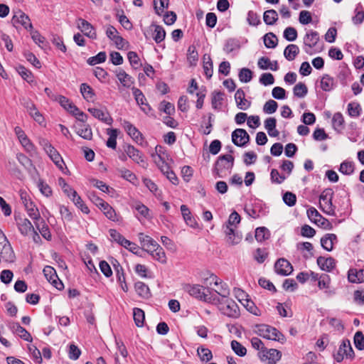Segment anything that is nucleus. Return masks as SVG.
I'll use <instances>...</instances> for the list:
<instances>
[{"label":"nucleus","instance_id":"nucleus-57","mask_svg":"<svg viewBox=\"0 0 364 364\" xmlns=\"http://www.w3.org/2000/svg\"><path fill=\"white\" fill-rule=\"evenodd\" d=\"M151 256L154 259L159 261L161 264L166 263L167 259L166 253L161 246L160 247L157 248L154 253H152Z\"/></svg>","mask_w":364,"mask_h":364},{"label":"nucleus","instance_id":"nucleus-64","mask_svg":"<svg viewBox=\"0 0 364 364\" xmlns=\"http://www.w3.org/2000/svg\"><path fill=\"white\" fill-rule=\"evenodd\" d=\"M284 38L289 41H294L297 38V31L293 27H287L284 31Z\"/></svg>","mask_w":364,"mask_h":364},{"label":"nucleus","instance_id":"nucleus-23","mask_svg":"<svg viewBox=\"0 0 364 364\" xmlns=\"http://www.w3.org/2000/svg\"><path fill=\"white\" fill-rule=\"evenodd\" d=\"M235 99L239 109L245 110L250 107L251 102L245 99V92L242 89H238L236 91Z\"/></svg>","mask_w":364,"mask_h":364},{"label":"nucleus","instance_id":"nucleus-34","mask_svg":"<svg viewBox=\"0 0 364 364\" xmlns=\"http://www.w3.org/2000/svg\"><path fill=\"white\" fill-rule=\"evenodd\" d=\"M333 77L328 75H324L321 79V88L325 92H330L334 87Z\"/></svg>","mask_w":364,"mask_h":364},{"label":"nucleus","instance_id":"nucleus-35","mask_svg":"<svg viewBox=\"0 0 364 364\" xmlns=\"http://www.w3.org/2000/svg\"><path fill=\"white\" fill-rule=\"evenodd\" d=\"M70 198L72 199L75 205L77 206L79 208H80L82 213L86 214L89 213L90 210L88 207L84 204L82 198L77 195L75 191H71V195Z\"/></svg>","mask_w":364,"mask_h":364},{"label":"nucleus","instance_id":"nucleus-47","mask_svg":"<svg viewBox=\"0 0 364 364\" xmlns=\"http://www.w3.org/2000/svg\"><path fill=\"white\" fill-rule=\"evenodd\" d=\"M294 96L297 97H304L308 92V88L304 82L297 83L293 88Z\"/></svg>","mask_w":364,"mask_h":364},{"label":"nucleus","instance_id":"nucleus-46","mask_svg":"<svg viewBox=\"0 0 364 364\" xmlns=\"http://www.w3.org/2000/svg\"><path fill=\"white\" fill-rule=\"evenodd\" d=\"M307 215L309 218L314 221L315 223H319L321 220H323L325 223H328V220L323 218L314 208H310L307 210Z\"/></svg>","mask_w":364,"mask_h":364},{"label":"nucleus","instance_id":"nucleus-12","mask_svg":"<svg viewBox=\"0 0 364 364\" xmlns=\"http://www.w3.org/2000/svg\"><path fill=\"white\" fill-rule=\"evenodd\" d=\"M275 272L280 275L287 276L293 271L291 264L284 258H279L274 264Z\"/></svg>","mask_w":364,"mask_h":364},{"label":"nucleus","instance_id":"nucleus-50","mask_svg":"<svg viewBox=\"0 0 364 364\" xmlns=\"http://www.w3.org/2000/svg\"><path fill=\"white\" fill-rule=\"evenodd\" d=\"M166 37V31L161 26H155L154 40L156 43H159L164 40Z\"/></svg>","mask_w":364,"mask_h":364},{"label":"nucleus","instance_id":"nucleus-56","mask_svg":"<svg viewBox=\"0 0 364 364\" xmlns=\"http://www.w3.org/2000/svg\"><path fill=\"white\" fill-rule=\"evenodd\" d=\"M127 58L131 64V65L135 68L137 69L139 68L141 64L140 63V59L136 52L134 51H129L127 53Z\"/></svg>","mask_w":364,"mask_h":364},{"label":"nucleus","instance_id":"nucleus-58","mask_svg":"<svg viewBox=\"0 0 364 364\" xmlns=\"http://www.w3.org/2000/svg\"><path fill=\"white\" fill-rule=\"evenodd\" d=\"M38 187L41 193L46 196L50 197L52 196L53 191L50 186L46 183L43 180H39L38 182Z\"/></svg>","mask_w":364,"mask_h":364},{"label":"nucleus","instance_id":"nucleus-28","mask_svg":"<svg viewBox=\"0 0 364 364\" xmlns=\"http://www.w3.org/2000/svg\"><path fill=\"white\" fill-rule=\"evenodd\" d=\"M88 112H90L94 117L108 124H111L112 122V119L109 116V114L100 109L89 108Z\"/></svg>","mask_w":364,"mask_h":364},{"label":"nucleus","instance_id":"nucleus-54","mask_svg":"<svg viewBox=\"0 0 364 364\" xmlns=\"http://www.w3.org/2000/svg\"><path fill=\"white\" fill-rule=\"evenodd\" d=\"M339 171L345 175H350L354 171V164L351 161H345L341 163Z\"/></svg>","mask_w":364,"mask_h":364},{"label":"nucleus","instance_id":"nucleus-45","mask_svg":"<svg viewBox=\"0 0 364 364\" xmlns=\"http://www.w3.org/2000/svg\"><path fill=\"white\" fill-rule=\"evenodd\" d=\"M223 95L224 94L220 91L213 93L211 104L213 109H220L221 108Z\"/></svg>","mask_w":364,"mask_h":364},{"label":"nucleus","instance_id":"nucleus-10","mask_svg":"<svg viewBox=\"0 0 364 364\" xmlns=\"http://www.w3.org/2000/svg\"><path fill=\"white\" fill-rule=\"evenodd\" d=\"M232 141L237 146H245L250 141V136L246 130L236 129L232 133Z\"/></svg>","mask_w":364,"mask_h":364},{"label":"nucleus","instance_id":"nucleus-59","mask_svg":"<svg viewBox=\"0 0 364 364\" xmlns=\"http://www.w3.org/2000/svg\"><path fill=\"white\" fill-rule=\"evenodd\" d=\"M355 15L353 17V22L355 24H360L364 21V10L362 6L359 5L355 9Z\"/></svg>","mask_w":364,"mask_h":364},{"label":"nucleus","instance_id":"nucleus-5","mask_svg":"<svg viewBox=\"0 0 364 364\" xmlns=\"http://www.w3.org/2000/svg\"><path fill=\"white\" fill-rule=\"evenodd\" d=\"M257 333L260 336L269 340L277 341L280 343H284L285 341L284 336L280 331L268 325L257 326Z\"/></svg>","mask_w":364,"mask_h":364},{"label":"nucleus","instance_id":"nucleus-17","mask_svg":"<svg viewBox=\"0 0 364 364\" xmlns=\"http://www.w3.org/2000/svg\"><path fill=\"white\" fill-rule=\"evenodd\" d=\"M213 281L215 285L218 286V289H215V292L220 296H217L218 299H227L230 295V289L227 284L223 283L216 276L212 277Z\"/></svg>","mask_w":364,"mask_h":364},{"label":"nucleus","instance_id":"nucleus-32","mask_svg":"<svg viewBox=\"0 0 364 364\" xmlns=\"http://www.w3.org/2000/svg\"><path fill=\"white\" fill-rule=\"evenodd\" d=\"M80 92L84 99L87 101H93L95 97V92L93 89L87 83H82L80 85Z\"/></svg>","mask_w":364,"mask_h":364},{"label":"nucleus","instance_id":"nucleus-11","mask_svg":"<svg viewBox=\"0 0 364 364\" xmlns=\"http://www.w3.org/2000/svg\"><path fill=\"white\" fill-rule=\"evenodd\" d=\"M124 151L127 155L134 162L141 165L142 167H146L147 164L143 158V154L134 146L127 145L124 147Z\"/></svg>","mask_w":364,"mask_h":364},{"label":"nucleus","instance_id":"nucleus-31","mask_svg":"<svg viewBox=\"0 0 364 364\" xmlns=\"http://www.w3.org/2000/svg\"><path fill=\"white\" fill-rule=\"evenodd\" d=\"M332 124L333 129L338 132H341L344 129L345 120L341 112H336L333 114Z\"/></svg>","mask_w":364,"mask_h":364},{"label":"nucleus","instance_id":"nucleus-1","mask_svg":"<svg viewBox=\"0 0 364 364\" xmlns=\"http://www.w3.org/2000/svg\"><path fill=\"white\" fill-rule=\"evenodd\" d=\"M212 304L216 305L220 311L230 318H237L240 316V309L237 303L230 298L218 299L215 294Z\"/></svg>","mask_w":364,"mask_h":364},{"label":"nucleus","instance_id":"nucleus-16","mask_svg":"<svg viewBox=\"0 0 364 364\" xmlns=\"http://www.w3.org/2000/svg\"><path fill=\"white\" fill-rule=\"evenodd\" d=\"M11 21L14 24L19 23L22 25L26 29L33 28L28 16L20 10L15 12Z\"/></svg>","mask_w":364,"mask_h":364},{"label":"nucleus","instance_id":"nucleus-9","mask_svg":"<svg viewBox=\"0 0 364 364\" xmlns=\"http://www.w3.org/2000/svg\"><path fill=\"white\" fill-rule=\"evenodd\" d=\"M319 41V35L317 31H310L306 33L304 38L305 52L309 55L313 54L312 49L316 47Z\"/></svg>","mask_w":364,"mask_h":364},{"label":"nucleus","instance_id":"nucleus-39","mask_svg":"<svg viewBox=\"0 0 364 364\" xmlns=\"http://www.w3.org/2000/svg\"><path fill=\"white\" fill-rule=\"evenodd\" d=\"M348 114L352 117H358L360 115L362 108L358 102H352L348 105Z\"/></svg>","mask_w":364,"mask_h":364},{"label":"nucleus","instance_id":"nucleus-49","mask_svg":"<svg viewBox=\"0 0 364 364\" xmlns=\"http://www.w3.org/2000/svg\"><path fill=\"white\" fill-rule=\"evenodd\" d=\"M106 53L105 51H101L95 56L89 58L87 62L90 65H95L98 63H104L106 60Z\"/></svg>","mask_w":364,"mask_h":364},{"label":"nucleus","instance_id":"nucleus-7","mask_svg":"<svg viewBox=\"0 0 364 364\" xmlns=\"http://www.w3.org/2000/svg\"><path fill=\"white\" fill-rule=\"evenodd\" d=\"M345 357L350 359L354 357V351L352 348L350 341L348 339L342 341L338 350L333 354L334 359L338 363L343 361Z\"/></svg>","mask_w":364,"mask_h":364},{"label":"nucleus","instance_id":"nucleus-42","mask_svg":"<svg viewBox=\"0 0 364 364\" xmlns=\"http://www.w3.org/2000/svg\"><path fill=\"white\" fill-rule=\"evenodd\" d=\"M105 216L112 221H118L119 218L114 210V209L111 207L107 203L106 204H104V206L101 209Z\"/></svg>","mask_w":364,"mask_h":364},{"label":"nucleus","instance_id":"nucleus-37","mask_svg":"<svg viewBox=\"0 0 364 364\" xmlns=\"http://www.w3.org/2000/svg\"><path fill=\"white\" fill-rule=\"evenodd\" d=\"M278 19V14L274 9L264 11L263 20L267 25H274Z\"/></svg>","mask_w":364,"mask_h":364},{"label":"nucleus","instance_id":"nucleus-52","mask_svg":"<svg viewBox=\"0 0 364 364\" xmlns=\"http://www.w3.org/2000/svg\"><path fill=\"white\" fill-rule=\"evenodd\" d=\"M269 235V230L264 227L257 228L255 230V239L258 242H262L268 238Z\"/></svg>","mask_w":364,"mask_h":364},{"label":"nucleus","instance_id":"nucleus-30","mask_svg":"<svg viewBox=\"0 0 364 364\" xmlns=\"http://www.w3.org/2000/svg\"><path fill=\"white\" fill-rule=\"evenodd\" d=\"M35 222L37 229L39 230L41 235L47 240H50L52 238L48 226L45 223L44 220L41 219Z\"/></svg>","mask_w":364,"mask_h":364},{"label":"nucleus","instance_id":"nucleus-44","mask_svg":"<svg viewBox=\"0 0 364 364\" xmlns=\"http://www.w3.org/2000/svg\"><path fill=\"white\" fill-rule=\"evenodd\" d=\"M77 134L82 138L87 140H90L92 137V129L87 124L80 125V128H78Z\"/></svg>","mask_w":364,"mask_h":364},{"label":"nucleus","instance_id":"nucleus-19","mask_svg":"<svg viewBox=\"0 0 364 364\" xmlns=\"http://www.w3.org/2000/svg\"><path fill=\"white\" fill-rule=\"evenodd\" d=\"M132 90L137 104L144 105V107H141L142 110L146 113L150 111L151 107L146 103V99L142 92L135 87H132Z\"/></svg>","mask_w":364,"mask_h":364},{"label":"nucleus","instance_id":"nucleus-13","mask_svg":"<svg viewBox=\"0 0 364 364\" xmlns=\"http://www.w3.org/2000/svg\"><path fill=\"white\" fill-rule=\"evenodd\" d=\"M77 26L84 33L85 36L92 39L97 38V33L94 27L87 21L79 18L77 20Z\"/></svg>","mask_w":364,"mask_h":364},{"label":"nucleus","instance_id":"nucleus-38","mask_svg":"<svg viewBox=\"0 0 364 364\" xmlns=\"http://www.w3.org/2000/svg\"><path fill=\"white\" fill-rule=\"evenodd\" d=\"M24 207L31 219L34 220H39L41 219V215L38 209L33 202H29V203L26 205Z\"/></svg>","mask_w":364,"mask_h":364},{"label":"nucleus","instance_id":"nucleus-43","mask_svg":"<svg viewBox=\"0 0 364 364\" xmlns=\"http://www.w3.org/2000/svg\"><path fill=\"white\" fill-rule=\"evenodd\" d=\"M277 38L273 33H268L264 36V43L268 48H274L277 46Z\"/></svg>","mask_w":364,"mask_h":364},{"label":"nucleus","instance_id":"nucleus-41","mask_svg":"<svg viewBox=\"0 0 364 364\" xmlns=\"http://www.w3.org/2000/svg\"><path fill=\"white\" fill-rule=\"evenodd\" d=\"M107 134H109V138L107 141V146L109 148H112L113 149H116L117 146V138L118 134V131L116 129H107Z\"/></svg>","mask_w":364,"mask_h":364},{"label":"nucleus","instance_id":"nucleus-61","mask_svg":"<svg viewBox=\"0 0 364 364\" xmlns=\"http://www.w3.org/2000/svg\"><path fill=\"white\" fill-rule=\"evenodd\" d=\"M247 21L249 25L252 26H257L261 23L259 16L253 11H250L247 13Z\"/></svg>","mask_w":364,"mask_h":364},{"label":"nucleus","instance_id":"nucleus-24","mask_svg":"<svg viewBox=\"0 0 364 364\" xmlns=\"http://www.w3.org/2000/svg\"><path fill=\"white\" fill-rule=\"evenodd\" d=\"M348 279L351 283H362L364 282V269L352 268L348 272Z\"/></svg>","mask_w":364,"mask_h":364},{"label":"nucleus","instance_id":"nucleus-4","mask_svg":"<svg viewBox=\"0 0 364 364\" xmlns=\"http://www.w3.org/2000/svg\"><path fill=\"white\" fill-rule=\"evenodd\" d=\"M15 257V254L9 242L0 229V262L1 260L6 262H13Z\"/></svg>","mask_w":364,"mask_h":364},{"label":"nucleus","instance_id":"nucleus-3","mask_svg":"<svg viewBox=\"0 0 364 364\" xmlns=\"http://www.w3.org/2000/svg\"><path fill=\"white\" fill-rule=\"evenodd\" d=\"M183 290L190 296L210 304L215 296V294H207L205 291L210 292L209 289L199 284H185Z\"/></svg>","mask_w":364,"mask_h":364},{"label":"nucleus","instance_id":"nucleus-36","mask_svg":"<svg viewBox=\"0 0 364 364\" xmlns=\"http://www.w3.org/2000/svg\"><path fill=\"white\" fill-rule=\"evenodd\" d=\"M203 70L208 79H210L213 73V65L210 55L203 56Z\"/></svg>","mask_w":364,"mask_h":364},{"label":"nucleus","instance_id":"nucleus-27","mask_svg":"<svg viewBox=\"0 0 364 364\" xmlns=\"http://www.w3.org/2000/svg\"><path fill=\"white\" fill-rule=\"evenodd\" d=\"M337 237L335 234H326L321 239V245L323 249L327 251H331L333 247V243L336 241Z\"/></svg>","mask_w":364,"mask_h":364},{"label":"nucleus","instance_id":"nucleus-26","mask_svg":"<svg viewBox=\"0 0 364 364\" xmlns=\"http://www.w3.org/2000/svg\"><path fill=\"white\" fill-rule=\"evenodd\" d=\"M181 211L183 218L188 225L193 228L198 227L196 220L192 217L189 208L186 205H182L181 206Z\"/></svg>","mask_w":364,"mask_h":364},{"label":"nucleus","instance_id":"nucleus-33","mask_svg":"<svg viewBox=\"0 0 364 364\" xmlns=\"http://www.w3.org/2000/svg\"><path fill=\"white\" fill-rule=\"evenodd\" d=\"M299 53V48L296 45L289 44L284 49V55L287 60L291 61L295 59Z\"/></svg>","mask_w":364,"mask_h":364},{"label":"nucleus","instance_id":"nucleus-20","mask_svg":"<svg viewBox=\"0 0 364 364\" xmlns=\"http://www.w3.org/2000/svg\"><path fill=\"white\" fill-rule=\"evenodd\" d=\"M115 73L117 79L124 87H130L134 83V78L122 68H119Z\"/></svg>","mask_w":364,"mask_h":364},{"label":"nucleus","instance_id":"nucleus-53","mask_svg":"<svg viewBox=\"0 0 364 364\" xmlns=\"http://www.w3.org/2000/svg\"><path fill=\"white\" fill-rule=\"evenodd\" d=\"M252 72L249 68H243L239 72V79L242 82H248L252 78Z\"/></svg>","mask_w":364,"mask_h":364},{"label":"nucleus","instance_id":"nucleus-60","mask_svg":"<svg viewBox=\"0 0 364 364\" xmlns=\"http://www.w3.org/2000/svg\"><path fill=\"white\" fill-rule=\"evenodd\" d=\"M277 102L273 100H269L265 102L263 111L267 114H273L277 111Z\"/></svg>","mask_w":364,"mask_h":364},{"label":"nucleus","instance_id":"nucleus-6","mask_svg":"<svg viewBox=\"0 0 364 364\" xmlns=\"http://www.w3.org/2000/svg\"><path fill=\"white\" fill-rule=\"evenodd\" d=\"M333 191L331 188L325 189L319 197V204L321 210L330 215H335V206L332 203Z\"/></svg>","mask_w":364,"mask_h":364},{"label":"nucleus","instance_id":"nucleus-40","mask_svg":"<svg viewBox=\"0 0 364 364\" xmlns=\"http://www.w3.org/2000/svg\"><path fill=\"white\" fill-rule=\"evenodd\" d=\"M133 317L135 324L138 327H142L144 326V321L145 319L144 311L139 308H134L133 309Z\"/></svg>","mask_w":364,"mask_h":364},{"label":"nucleus","instance_id":"nucleus-15","mask_svg":"<svg viewBox=\"0 0 364 364\" xmlns=\"http://www.w3.org/2000/svg\"><path fill=\"white\" fill-rule=\"evenodd\" d=\"M262 360H267L269 364H275L282 357V353L274 348L262 350V355H260Z\"/></svg>","mask_w":364,"mask_h":364},{"label":"nucleus","instance_id":"nucleus-2","mask_svg":"<svg viewBox=\"0 0 364 364\" xmlns=\"http://www.w3.org/2000/svg\"><path fill=\"white\" fill-rule=\"evenodd\" d=\"M234 165V157L230 154L220 156L215 164V172L218 177L223 178L230 173Z\"/></svg>","mask_w":364,"mask_h":364},{"label":"nucleus","instance_id":"nucleus-55","mask_svg":"<svg viewBox=\"0 0 364 364\" xmlns=\"http://www.w3.org/2000/svg\"><path fill=\"white\" fill-rule=\"evenodd\" d=\"M198 354L203 361H210L213 358L211 350L203 347H199L197 350Z\"/></svg>","mask_w":364,"mask_h":364},{"label":"nucleus","instance_id":"nucleus-22","mask_svg":"<svg viewBox=\"0 0 364 364\" xmlns=\"http://www.w3.org/2000/svg\"><path fill=\"white\" fill-rule=\"evenodd\" d=\"M317 264L319 267L324 271L331 272L336 267V261L331 257H318L317 258Z\"/></svg>","mask_w":364,"mask_h":364},{"label":"nucleus","instance_id":"nucleus-51","mask_svg":"<svg viewBox=\"0 0 364 364\" xmlns=\"http://www.w3.org/2000/svg\"><path fill=\"white\" fill-rule=\"evenodd\" d=\"M232 350L239 356H245L247 353V349L238 341L233 340L231 342Z\"/></svg>","mask_w":364,"mask_h":364},{"label":"nucleus","instance_id":"nucleus-48","mask_svg":"<svg viewBox=\"0 0 364 364\" xmlns=\"http://www.w3.org/2000/svg\"><path fill=\"white\" fill-rule=\"evenodd\" d=\"M16 70L21 77L28 83H31L33 81V75L32 73L24 66L19 65L17 67Z\"/></svg>","mask_w":364,"mask_h":364},{"label":"nucleus","instance_id":"nucleus-14","mask_svg":"<svg viewBox=\"0 0 364 364\" xmlns=\"http://www.w3.org/2000/svg\"><path fill=\"white\" fill-rule=\"evenodd\" d=\"M122 125L125 131L132 138L134 141H135L136 143L139 144H142V142L144 141L143 135L136 127H134L132 124L126 120H124Z\"/></svg>","mask_w":364,"mask_h":364},{"label":"nucleus","instance_id":"nucleus-21","mask_svg":"<svg viewBox=\"0 0 364 364\" xmlns=\"http://www.w3.org/2000/svg\"><path fill=\"white\" fill-rule=\"evenodd\" d=\"M16 221L18 230L23 235H28L33 231L34 228L28 219L20 218Z\"/></svg>","mask_w":364,"mask_h":364},{"label":"nucleus","instance_id":"nucleus-18","mask_svg":"<svg viewBox=\"0 0 364 364\" xmlns=\"http://www.w3.org/2000/svg\"><path fill=\"white\" fill-rule=\"evenodd\" d=\"M224 232L227 237V242L230 245H235L240 242L242 237L235 233L234 228L228 225L224 226Z\"/></svg>","mask_w":364,"mask_h":364},{"label":"nucleus","instance_id":"nucleus-25","mask_svg":"<svg viewBox=\"0 0 364 364\" xmlns=\"http://www.w3.org/2000/svg\"><path fill=\"white\" fill-rule=\"evenodd\" d=\"M46 154L60 170L63 169V166L65 164L63 159L54 146H52L49 150H48Z\"/></svg>","mask_w":364,"mask_h":364},{"label":"nucleus","instance_id":"nucleus-63","mask_svg":"<svg viewBox=\"0 0 364 364\" xmlns=\"http://www.w3.org/2000/svg\"><path fill=\"white\" fill-rule=\"evenodd\" d=\"M240 215L236 211H233L230 215L228 223L225 225L235 228L240 223Z\"/></svg>","mask_w":364,"mask_h":364},{"label":"nucleus","instance_id":"nucleus-8","mask_svg":"<svg viewBox=\"0 0 364 364\" xmlns=\"http://www.w3.org/2000/svg\"><path fill=\"white\" fill-rule=\"evenodd\" d=\"M43 274L47 280L57 289L62 290L64 284L58 278L55 269L50 266H46L43 269Z\"/></svg>","mask_w":364,"mask_h":364},{"label":"nucleus","instance_id":"nucleus-29","mask_svg":"<svg viewBox=\"0 0 364 364\" xmlns=\"http://www.w3.org/2000/svg\"><path fill=\"white\" fill-rule=\"evenodd\" d=\"M135 291L137 294L144 299H148L151 296L149 287L142 282H137L134 284Z\"/></svg>","mask_w":364,"mask_h":364},{"label":"nucleus","instance_id":"nucleus-62","mask_svg":"<svg viewBox=\"0 0 364 364\" xmlns=\"http://www.w3.org/2000/svg\"><path fill=\"white\" fill-rule=\"evenodd\" d=\"M354 343L357 349L364 350V336L361 331H358L354 336Z\"/></svg>","mask_w":364,"mask_h":364}]
</instances>
